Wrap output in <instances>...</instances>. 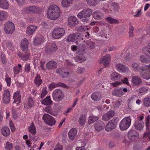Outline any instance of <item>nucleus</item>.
Returning <instances> with one entry per match:
<instances>
[{"label":"nucleus","mask_w":150,"mask_h":150,"mask_svg":"<svg viewBox=\"0 0 150 150\" xmlns=\"http://www.w3.org/2000/svg\"><path fill=\"white\" fill-rule=\"evenodd\" d=\"M60 13V9L54 4L50 5L49 7L47 12V17L50 19H57L59 17Z\"/></svg>","instance_id":"nucleus-1"},{"label":"nucleus","mask_w":150,"mask_h":150,"mask_svg":"<svg viewBox=\"0 0 150 150\" xmlns=\"http://www.w3.org/2000/svg\"><path fill=\"white\" fill-rule=\"evenodd\" d=\"M148 47H144L143 48V52L146 57L145 55L140 56V60L142 63H147L150 62V43L148 44Z\"/></svg>","instance_id":"nucleus-2"},{"label":"nucleus","mask_w":150,"mask_h":150,"mask_svg":"<svg viewBox=\"0 0 150 150\" xmlns=\"http://www.w3.org/2000/svg\"><path fill=\"white\" fill-rule=\"evenodd\" d=\"M140 76L143 79L148 80L150 79V64L148 66L144 65L140 68Z\"/></svg>","instance_id":"nucleus-3"},{"label":"nucleus","mask_w":150,"mask_h":150,"mask_svg":"<svg viewBox=\"0 0 150 150\" xmlns=\"http://www.w3.org/2000/svg\"><path fill=\"white\" fill-rule=\"evenodd\" d=\"M131 119L129 117L124 118L120 122L119 127L121 130L127 129L131 124Z\"/></svg>","instance_id":"nucleus-4"},{"label":"nucleus","mask_w":150,"mask_h":150,"mask_svg":"<svg viewBox=\"0 0 150 150\" xmlns=\"http://www.w3.org/2000/svg\"><path fill=\"white\" fill-rule=\"evenodd\" d=\"M65 33L64 28L56 27L53 30L52 33V37L55 39H58L61 38Z\"/></svg>","instance_id":"nucleus-5"},{"label":"nucleus","mask_w":150,"mask_h":150,"mask_svg":"<svg viewBox=\"0 0 150 150\" xmlns=\"http://www.w3.org/2000/svg\"><path fill=\"white\" fill-rule=\"evenodd\" d=\"M53 100L59 102L62 100L64 97V93L59 89L54 90L52 93Z\"/></svg>","instance_id":"nucleus-6"},{"label":"nucleus","mask_w":150,"mask_h":150,"mask_svg":"<svg viewBox=\"0 0 150 150\" xmlns=\"http://www.w3.org/2000/svg\"><path fill=\"white\" fill-rule=\"evenodd\" d=\"M4 28L6 33L12 34L15 30V26L13 23L9 21L4 24Z\"/></svg>","instance_id":"nucleus-7"},{"label":"nucleus","mask_w":150,"mask_h":150,"mask_svg":"<svg viewBox=\"0 0 150 150\" xmlns=\"http://www.w3.org/2000/svg\"><path fill=\"white\" fill-rule=\"evenodd\" d=\"M42 119L45 123L50 125H53L55 123L56 121L54 118L47 114L44 115Z\"/></svg>","instance_id":"nucleus-8"},{"label":"nucleus","mask_w":150,"mask_h":150,"mask_svg":"<svg viewBox=\"0 0 150 150\" xmlns=\"http://www.w3.org/2000/svg\"><path fill=\"white\" fill-rule=\"evenodd\" d=\"M117 122L116 119L115 118L109 121L106 126L105 131L109 132L114 129L115 127Z\"/></svg>","instance_id":"nucleus-9"},{"label":"nucleus","mask_w":150,"mask_h":150,"mask_svg":"<svg viewBox=\"0 0 150 150\" xmlns=\"http://www.w3.org/2000/svg\"><path fill=\"white\" fill-rule=\"evenodd\" d=\"M57 46L55 42L49 44L45 48V52L47 53H53L57 49Z\"/></svg>","instance_id":"nucleus-10"},{"label":"nucleus","mask_w":150,"mask_h":150,"mask_svg":"<svg viewBox=\"0 0 150 150\" xmlns=\"http://www.w3.org/2000/svg\"><path fill=\"white\" fill-rule=\"evenodd\" d=\"M92 10L90 8L84 9L80 12L77 15L78 17L79 18H82L89 17L92 13Z\"/></svg>","instance_id":"nucleus-11"},{"label":"nucleus","mask_w":150,"mask_h":150,"mask_svg":"<svg viewBox=\"0 0 150 150\" xmlns=\"http://www.w3.org/2000/svg\"><path fill=\"white\" fill-rule=\"evenodd\" d=\"M131 82L133 87L139 86L142 85V79L138 76H133Z\"/></svg>","instance_id":"nucleus-12"},{"label":"nucleus","mask_w":150,"mask_h":150,"mask_svg":"<svg viewBox=\"0 0 150 150\" xmlns=\"http://www.w3.org/2000/svg\"><path fill=\"white\" fill-rule=\"evenodd\" d=\"M10 92L8 89L4 91L3 94V100L4 103L6 104L9 103L10 100Z\"/></svg>","instance_id":"nucleus-13"},{"label":"nucleus","mask_w":150,"mask_h":150,"mask_svg":"<svg viewBox=\"0 0 150 150\" xmlns=\"http://www.w3.org/2000/svg\"><path fill=\"white\" fill-rule=\"evenodd\" d=\"M56 72L63 78H66L69 75V73L67 70L66 68L62 67L58 69Z\"/></svg>","instance_id":"nucleus-14"},{"label":"nucleus","mask_w":150,"mask_h":150,"mask_svg":"<svg viewBox=\"0 0 150 150\" xmlns=\"http://www.w3.org/2000/svg\"><path fill=\"white\" fill-rule=\"evenodd\" d=\"M56 87H62L66 88H69L66 84L61 82L56 83H52L48 86L49 88L50 89H52Z\"/></svg>","instance_id":"nucleus-15"},{"label":"nucleus","mask_w":150,"mask_h":150,"mask_svg":"<svg viewBox=\"0 0 150 150\" xmlns=\"http://www.w3.org/2000/svg\"><path fill=\"white\" fill-rule=\"evenodd\" d=\"M29 42L28 40L26 38L22 39L21 42V50L23 52L28 51Z\"/></svg>","instance_id":"nucleus-16"},{"label":"nucleus","mask_w":150,"mask_h":150,"mask_svg":"<svg viewBox=\"0 0 150 150\" xmlns=\"http://www.w3.org/2000/svg\"><path fill=\"white\" fill-rule=\"evenodd\" d=\"M23 52H19L18 55L22 60L25 61L29 59L30 53L29 51Z\"/></svg>","instance_id":"nucleus-17"},{"label":"nucleus","mask_w":150,"mask_h":150,"mask_svg":"<svg viewBox=\"0 0 150 150\" xmlns=\"http://www.w3.org/2000/svg\"><path fill=\"white\" fill-rule=\"evenodd\" d=\"M21 95L20 91H17L14 93L13 95V98L14 99L13 103H16L17 104L19 103L21 101Z\"/></svg>","instance_id":"nucleus-18"},{"label":"nucleus","mask_w":150,"mask_h":150,"mask_svg":"<svg viewBox=\"0 0 150 150\" xmlns=\"http://www.w3.org/2000/svg\"><path fill=\"white\" fill-rule=\"evenodd\" d=\"M139 134L137 131L133 129H131L128 132V136L130 140H135L138 137Z\"/></svg>","instance_id":"nucleus-19"},{"label":"nucleus","mask_w":150,"mask_h":150,"mask_svg":"<svg viewBox=\"0 0 150 150\" xmlns=\"http://www.w3.org/2000/svg\"><path fill=\"white\" fill-rule=\"evenodd\" d=\"M44 40L43 36L40 35H38L33 38L34 44L35 45H39L43 42Z\"/></svg>","instance_id":"nucleus-20"},{"label":"nucleus","mask_w":150,"mask_h":150,"mask_svg":"<svg viewBox=\"0 0 150 150\" xmlns=\"http://www.w3.org/2000/svg\"><path fill=\"white\" fill-rule=\"evenodd\" d=\"M110 58V55L107 54L103 57L99 63L103 64L105 67L107 66L109 64Z\"/></svg>","instance_id":"nucleus-21"},{"label":"nucleus","mask_w":150,"mask_h":150,"mask_svg":"<svg viewBox=\"0 0 150 150\" xmlns=\"http://www.w3.org/2000/svg\"><path fill=\"white\" fill-rule=\"evenodd\" d=\"M116 67L117 70L120 72H125L128 71L129 69L126 66L120 63L117 64Z\"/></svg>","instance_id":"nucleus-22"},{"label":"nucleus","mask_w":150,"mask_h":150,"mask_svg":"<svg viewBox=\"0 0 150 150\" xmlns=\"http://www.w3.org/2000/svg\"><path fill=\"white\" fill-rule=\"evenodd\" d=\"M115 114L114 111L111 110L109 111L107 113L104 114L102 117V119L104 121L109 120L110 118L113 117Z\"/></svg>","instance_id":"nucleus-23"},{"label":"nucleus","mask_w":150,"mask_h":150,"mask_svg":"<svg viewBox=\"0 0 150 150\" xmlns=\"http://www.w3.org/2000/svg\"><path fill=\"white\" fill-rule=\"evenodd\" d=\"M112 93L113 95L119 97H121L124 94L122 91V88H121L114 89L112 91Z\"/></svg>","instance_id":"nucleus-24"},{"label":"nucleus","mask_w":150,"mask_h":150,"mask_svg":"<svg viewBox=\"0 0 150 150\" xmlns=\"http://www.w3.org/2000/svg\"><path fill=\"white\" fill-rule=\"evenodd\" d=\"M1 134L5 137L9 136L10 134L9 128L7 126H4L1 127Z\"/></svg>","instance_id":"nucleus-25"},{"label":"nucleus","mask_w":150,"mask_h":150,"mask_svg":"<svg viewBox=\"0 0 150 150\" xmlns=\"http://www.w3.org/2000/svg\"><path fill=\"white\" fill-rule=\"evenodd\" d=\"M57 63L54 61L51 60L47 62L46 64V67L49 70L54 69L57 68Z\"/></svg>","instance_id":"nucleus-26"},{"label":"nucleus","mask_w":150,"mask_h":150,"mask_svg":"<svg viewBox=\"0 0 150 150\" xmlns=\"http://www.w3.org/2000/svg\"><path fill=\"white\" fill-rule=\"evenodd\" d=\"M134 126L136 129L140 131L143 129L144 127V123L137 120L135 122Z\"/></svg>","instance_id":"nucleus-27"},{"label":"nucleus","mask_w":150,"mask_h":150,"mask_svg":"<svg viewBox=\"0 0 150 150\" xmlns=\"http://www.w3.org/2000/svg\"><path fill=\"white\" fill-rule=\"evenodd\" d=\"M104 126V124L102 121L100 120L96 122L94 125L95 129L97 131H100L103 129Z\"/></svg>","instance_id":"nucleus-28"},{"label":"nucleus","mask_w":150,"mask_h":150,"mask_svg":"<svg viewBox=\"0 0 150 150\" xmlns=\"http://www.w3.org/2000/svg\"><path fill=\"white\" fill-rule=\"evenodd\" d=\"M77 131L75 128L71 129L68 133L69 137V139L73 141L75 138L77 134Z\"/></svg>","instance_id":"nucleus-29"},{"label":"nucleus","mask_w":150,"mask_h":150,"mask_svg":"<svg viewBox=\"0 0 150 150\" xmlns=\"http://www.w3.org/2000/svg\"><path fill=\"white\" fill-rule=\"evenodd\" d=\"M22 69V66L21 64H18V65L15 66L13 67V72L14 76H16L21 72Z\"/></svg>","instance_id":"nucleus-30"},{"label":"nucleus","mask_w":150,"mask_h":150,"mask_svg":"<svg viewBox=\"0 0 150 150\" xmlns=\"http://www.w3.org/2000/svg\"><path fill=\"white\" fill-rule=\"evenodd\" d=\"M91 98L93 100L97 101L101 99L102 95L99 92H95L92 94Z\"/></svg>","instance_id":"nucleus-31"},{"label":"nucleus","mask_w":150,"mask_h":150,"mask_svg":"<svg viewBox=\"0 0 150 150\" xmlns=\"http://www.w3.org/2000/svg\"><path fill=\"white\" fill-rule=\"evenodd\" d=\"M86 58V56H85L83 54H79L75 57V61L78 62H82L85 61Z\"/></svg>","instance_id":"nucleus-32"},{"label":"nucleus","mask_w":150,"mask_h":150,"mask_svg":"<svg viewBox=\"0 0 150 150\" xmlns=\"http://www.w3.org/2000/svg\"><path fill=\"white\" fill-rule=\"evenodd\" d=\"M86 119V115L85 114H81L80 116L79 120V124L81 126L84 125Z\"/></svg>","instance_id":"nucleus-33"},{"label":"nucleus","mask_w":150,"mask_h":150,"mask_svg":"<svg viewBox=\"0 0 150 150\" xmlns=\"http://www.w3.org/2000/svg\"><path fill=\"white\" fill-rule=\"evenodd\" d=\"M42 82L41 77L39 74H37L34 78V83L37 86H39L41 85Z\"/></svg>","instance_id":"nucleus-34"},{"label":"nucleus","mask_w":150,"mask_h":150,"mask_svg":"<svg viewBox=\"0 0 150 150\" xmlns=\"http://www.w3.org/2000/svg\"><path fill=\"white\" fill-rule=\"evenodd\" d=\"M50 96H47L46 98L43 100L41 101V103L42 104L45 105H50L52 103Z\"/></svg>","instance_id":"nucleus-35"},{"label":"nucleus","mask_w":150,"mask_h":150,"mask_svg":"<svg viewBox=\"0 0 150 150\" xmlns=\"http://www.w3.org/2000/svg\"><path fill=\"white\" fill-rule=\"evenodd\" d=\"M37 27L35 25H30L27 28V33L29 35H32L36 29Z\"/></svg>","instance_id":"nucleus-36"},{"label":"nucleus","mask_w":150,"mask_h":150,"mask_svg":"<svg viewBox=\"0 0 150 150\" xmlns=\"http://www.w3.org/2000/svg\"><path fill=\"white\" fill-rule=\"evenodd\" d=\"M79 35L77 34H74L69 35L67 38L68 42H74L78 37Z\"/></svg>","instance_id":"nucleus-37"},{"label":"nucleus","mask_w":150,"mask_h":150,"mask_svg":"<svg viewBox=\"0 0 150 150\" xmlns=\"http://www.w3.org/2000/svg\"><path fill=\"white\" fill-rule=\"evenodd\" d=\"M120 78L121 75L115 72H112L111 75V79L114 81L120 80Z\"/></svg>","instance_id":"nucleus-38"},{"label":"nucleus","mask_w":150,"mask_h":150,"mask_svg":"<svg viewBox=\"0 0 150 150\" xmlns=\"http://www.w3.org/2000/svg\"><path fill=\"white\" fill-rule=\"evenodd\" d=\"M28 129L29 132L33 135H35L36 134V128L33 122L29 126Z\"/></svg>","instance_id":"nucleus-39"},{"label":"nucleus","mask_w":150,"mask_h":150,"mask_svg":"<svg viewBox=\"0 0 150 150\" xmlns=\"http://www.w3.org/2000/svg\"><path fill=\"white\" fill-rule=\"evenodd\" d=\"M93 16L94 19L101 18H103V14L97 11L93 13Z\"/></svg>","instance_id":"nucleus-40"},{"label":"nucleus","mask_w":150,"mask_h":150,"mask_svg":"<svg viewBox=\"0 0 150 150\" xmlns=\"http://www.w3.org/2000/svg\"><path fill=\"white\" fill-rule=\"evenodd\" d=\"M8 4L6 0H0V7L4 9H7L8 7Z\"/></svg>","instance_id":"nucleus-41"},{"label":"nucleus","mask_w":150,"mask_h":150,"mask_svg":"<svg viewBox=\"0 0 150 150\" xmlns=\"http://www.w3.org/2000/svg\"><path fill=\"white\" fill-rule=\"evenodd\" d=\"M69 25L71 26H74L79 23L77 19H68Z\"/></svg>","instance_id":"nucleus-42"},{"label":"nucleus","mask_w":150,"mask_h":150,"mask_svg":"<svg viewBox=\"0 0 150 150\" xmlns=\"http://www.w3.org/2000/svg\"><path fill=\"white\" fill-rule=\"evenodd\" d=\"M144 105L146 107L150 106V97L148 96L145 98L143 100Z\"/></svg>","instance_id":"nucleus-43"},{"label":"nucleus","mask_w":150,"mask_h":150,"mask_svg":"<svg viewBox=\"0 0 150 150\" xmlns=\"http://www.w3.org/2000/svg\"><path fill=\"white\" fill-rule=\"evenodd\" d=\"M129 38H132L133 37L134 34L133 31L134 30V27L132 26L131 23H130L129 24Z\"/></svg>","instance_id":"nucleus-44"},{"label":"nucleus","mask_w":150,"mask_h":150,"mask_svg":"<svg viewBox=\"0 0 150 150\" xmlns=\"http://www.w3.org/2000/svg\"><path fill=\"white\" fill-rule=\"evenodd\" d=\"M73 0H62V6L66 7L69 6Z\"/></svg>","instance_id":"nucleus-45"},{"label":"nucleus","mask_w":150,"mask_h":150,"mask_svg":"<svg viewBox=\"0 0 150 150\" xmlns=\"http://www.w3.org/2000/svg\"><path fill=\"white\" fill-rule=\"evenodd\" d=\"M34 101L33 99L31 98H28V102L27 103V106L26 107L28 108H30L32 107L34 105Z\"/></svg>","instance_id":"nucleus-46"},{"label":"nucleus","mask_w":150,"mask_h":150,"mask_svg":"<svg viewBox=\"0 0 150 150\" xmlns=\"http://www.w3.org/2000/svg\"><path fill=\"white\" fill-rule=\"evenodd\" d=\"M87 4L89 6H94L98 3L97 0H86Z\"/></svg>","instance_id":"nucleus-47"},{"label":"nucleus","mask_w":150,"mask_h":150,"mask_svg":"<svg viewBox=\"0 0 150 150\" xmlns=\"http://www.w3.org/2000/svg\"><path fill=\"white\" fill-rule=\"evenodd\" d=\"M98 119V117L97 116H91L89 117L88 121V123L91 124Z\"/></svg>","instance_id":"nucleus-48"},{"label":"nucleus","mask_w":150,"mask_h":150,"mask_svg":"<svg viewBox=\"0 0 150 150\" xmlns=\"http://www.w3.org/2000/svg\"><path fill=\"white\" fill-rule=\"evenodd\" d=\"M132 68L134 71H138L140 68L139 64L137 62H134L132 64Z\"/></svg>","instance_id":"nucleus-49"},{"label":"nucleus","mask_w":150,"mask_h":150,"mask_svg":"<svg viewBox=\"0 0 150 150\" xmlns=\"http://www.w3.org/2000/svg\"><path fill=\"white\" fill-rule=\"evenodd\" d=\"M148 88L145 87H141L139 89V93L140 94L146 93L148 91Z\"/></svg>","instance_id":"nucleus-50"},{"label":"nucleus","mask_w":150,"mask_h":150,"mask_svg":"<svg viewBox=\"0 0 150 150\" xmlns=\"http://www.w3.org/2000/svg\"><path fill=\"white\" fill-rule=\"evenodd\" d=\"M13 147L12 144L8 142L6 143L5 148L6 150H12Z\"/></svg>","instance_id":"nucleus-51"},{"label":"nucleus","mask_w":150,"mask_h":150,"mask_svg":"<svg viewBox=\"0 0 150 150\" xmlns=\"http://www.w3.org/2000/svg\"><path fill=\"white\" fill-rule=\"evenodd\" d=\"M35 6H29L25 8V10L28 13H33Z\"/></svg>","instance_id":"nucleus-52"},{"label":"nucleus","mask_w":150,"mask_h":150,"mask_svg":"<svg viewBox=\"0 0 150 150\" xmlns=\"http://www.w3.org/2000/svg\"><path fill=\"white\" fill-rule=\"evenodd\" d=\"M150 117L149 115H148L146 118V120L145 121L146 126V131L149 130L150 127Z\"/></svg>","instance_id":"nucleus-53"},{"label":"nucleus","mask_w":150,"mask_h":150,"mask_svg":"<svg viewBox=\"0 0 150 150\" xmlns=\"http://www.w3.org/2000/svg\"><path fill=\"white\" fill-rule=\"evenodd\" d=\"M4 42H3V46L4 48H8V50L12 49V43L11 42L8 41L6 43V45H4Z\"/></svg>","instance_id":"nucleus-54"},{"label":"nucleus","mask_w":150,"mask_h":150,"mask_svg":"<svg viewBox=\"0 0 150 150\" xmlns=\"http://www.w3.org/2000/svg\"><path fill=\"white\" fill-rule=\"evenodd\" d=\"M5 81L6 82L7 86H10L11 82V78L7 74H6L5 76Z\"/></svg>","instance_id":"nucleus-55"},{"label":"nucleus","mask_w":150,"mask_h":150,"mask_svg":"<svg viewBox=\"0 0 150 150\" xmlns=\"http://www.w3.org/2000/svg\"><path fill=\"white\" fill-rule=\"evenodd\" d=\"M46 88L44 87L42 89V93L40 96V97L41 98H43L47 94V91L46 90Z\"/></svg>","instance_id":"nucleus-56"},{"label":"nucleus","mask_w":150,"mask_h":150,"mask_svg":"<svg viewBox=\"0 0 150 150\" xmlns=\"http://www.w3.org/2000/svg\"><path fill=\"white\" fill-rule=\"evenodd\" d=\"M30 64L29 63L26 64L25 66V71L27 73H29L30 72Z\"/></svg>","instance_id":"nucleus-57"},{"label":"nucleus","mask_w":150,"mask_h":150,"mask_svg":"<svg viewBox=\"0 0 150 150\" xmlns=\"http://www.w3.org/2000/svg\"><path fill=\"white\" fill-rule=\"evenodd\" d=\"M107 21L111 24L118 23L119 21L117 19H106Z\"/></svg>","instance_id":"nucleus-58"},{"label":"nucleus","mask_w":150,"mask_h":150,"mask_svg":"<svg viewBox=\"0 0 150 150\" xmlns=\"http://www.w3.org/2000/svg\"><path fill=\"white\" fill-rule=\"evenodd\" d=\"M33 13L38 14L41 11V9L38 7L35 6Z\"/></svg>","instance_id":"nucleus-59"},{"label":"nucleus","mask_w":150,"mask_h":150,"mask_svg":"<svg viewBox=\"0 0 150 150\" xmlns=\"http://www.w3.org/2000/svg\"><path fill=\"white\" fill-rule=\"evenodd\" d=\"M45 111L50 114H52L51 107L50 106H46L45 108Z\"/></svg>","instance_id":"nucleus-60"},{"label":"nucleus","mask_w":150,"mask_h":150,"mask_svg":"<svg viewBox=\"0 0 150 150\" xmlns=\"http://www.w3.org/2000/svg\"><path fill=\"white\" fill-rule=\"evenodd\" d=\"M121 81L124 84H126L128 86H130V84L129 83L128 79L127 77H125L121 80Z\"/></svg>","instance_id":"nucleus-61"},{"label":"nucleus","mask_w":150,"mask_h":150,"mask_svg":"<svg viewBox=\"0 0 150 150\" xmlns=\"http://www.w3.org/2000/svg\"><path fill=\"white\" fill-rule=\"evenodd\" d=\"M6 15L5 12L2 11L0 12V19L6 18Z\"/></svg>","instance_id":"nucleus-62"},{"label":"nucleus","mask_w":150,"mask_h":150,"mask_svg":"<svg viewBox=\"0 0 150 150\" xmlns=\"http://www.w3.org/2000/svg\"><path fill=\"white\" fill-rule=\"evenodd\" d=\"M40 66L41 68L43 70H45V61H41L40 62Z\"/></svg>","instance_id":"nucleus-63"},{"label":"nucleus","mask_w":150,"mask_h":150,"mask_svg":"<svg viewBox=\"0 0 150 150\" xmlns=\"http://www.w3.org/2000/svg\"><path fill=\"white\" fill-rule=\"evenodd\" d=\"M85 70V69L84 68L82 67H79L78 69L77 72L79 74H81L84 72Z\"/></svg>","instance_id":"nucleus-64"}]
</instances>
